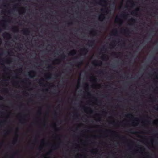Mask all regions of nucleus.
I'll list each match as a JSON object with an SVG mask.
<instances>
[{
  "instance_id": "nucleus-50",
  "label": "nucleus",
  "mask_w": 158,
  "mask_h": 158,
  "mask_svg": "<svg viewBox=\"0 0 158 158\" xmlns=\"http://www.w3.org/2000/svg\"><path fill=\"white\" fill-rule=\"evenodd\" d=\"M5 69H6V70H9V69L7 68H6V67H5Z\"/></svg>"
},
{
  "instance_id": "nucleus-14",
  "label": "nucleus",
  "mask_w": 158,
  "mask_h": 158,
  "mask_svg": "<svg viewBox=\"0 0 158 158\" xmlns=\"http://www.w3.org/2000/svg\"><path fill=\"white\" fill-rule=\"evenodd\" d=\"M113 32H114V34L113 35H116L118 34V33L117 30L116 29H115L114 30H113Z\"/></svg>"
},
{
  "instance_id": "nucleus-42",
  "label": "nucleus",
  "mask_w": 158,
  "mask_h": 158,
  "mask_svg": "<svg viewBox=\"0 0 158 158\" xmlns=\"http://www.w3.org/2000/svg\"><path fill=\"white\" fill-rule=\"evenodd\" d=\"M3 99V98L2 97L0 96V100H2Z\"/></svg>"
},
{
  "instance_id": "nucleus-23",
  "label": "nucleus",
  "mask_w": 158,
  "mask_h": 158,
  "mask_svg": "<svg viewBox=\"0 0 158 158\" xmlns=\"http://www.w3.org/2000/svg\"><path fill=\"white\" fill-rule=\"evenodd\" d=\"M28 80L27 79H25L23 80V83H27V82L28 81Z\"/></svg>"
},
{
  "instance_id": "nucleus-15",
  "label": "nucleus",
  "mask_w": 158,
  "mask_h": 158,
  "mask_svg": "<svg viewBox=\"0 0 158 158\" xmlns=\"http://www.w3.org/2000/svg\"><path fill=\"white\" fill-rule=\"evenodd\" d=\"M61 59L64 60L66 56L64 54H62L61 56Z\"/></svg>"
},
{
  "instance_id": "nucleus-35",
  "label": "nucleus",
  "mask_w": 158,
  "mask_h": 158,
  "mask_svg": "<svg viewBox=\"0 0 158 158\" xmlns=\"http://www.w3.org/2000/svg\"><path fill=\"white\" fill-rule=\"evenodd\" d=\"M68 24V25H70L72 24V22H70V23H67Z\"/></svg>"
},
{
  "instance_id": "nucleus-11",
  "label": "nucleus",
  "mask_w": 158,
  "mask_h": 158,
  "mask_svg": "<svg viewBox=\"0 0 158 158\" xmlns=\"http://www.w3.org/2000/svg\"><path fill=\"white\" fill-rule=\"evenodd\" d=\"M12 30L14 32H18V29L16 27H13L12 28Z\"/></svg>"
},
{
  "instance_id": "nucleus-25",
  "label": "nucleus",
  "mask_w": 158,
  "mask_h": 158,
  "mask_svg": "<svg viewBox=\"0 0 158 158\" xmlns=\"http://www.w3.org/2000/svg\"><path fill=\"white\" fill-rule=\"evenodd\" d=\"M117 55V53H114L112 54V55L113 56H116Z\"/></svg>"
},
{
  "instance_id": "nucleus-29",
  "label": "nucleus",
  "mask_w": 158,
  "mask_h": 158,
  "mask_svg": "<svg viewBox=\"0 0 158 158\" xmlns=\"http://www.w3.org/2000/svg\"><path fill=\"white\" fill-rule=\"evenodd\" d=\"M101 50L102 51H106V49L105 48V47H103L101 49Z\"/></svg>"
},
{
  "instance_id": "nucleus-7",
  "label": "nucleus",
  "mask_w": 158,
  "mask_h": 158,
  "mask_svg": "<svg viewBox=\"0 0 158 158\" xmlns=\"http://www.w3.org/2000/svg\"><path fill=\"white\" fill-rule=\"evenodd\" d=\"M105 18L104 15L101 14L99 16V19L100 20L102 21Z\"/></svg>"
},
{
  "instance_id": "nucleus-10",
  "label": "nucleus",
  "mask_w": 158,
  "mask_h": 158,
  "mask_svg": "<svg viewBox=\"0 0 158 158\" xmlns=\"http://www.w3.org/2000/svg\"><path fill=\"white\" fill-rule=\"evenodd\" d=\"M76 53V51L75 50H73L71 51L69 53V55H74Z\"/></svg>"
},
{
  "instance_id": "nucleus-56",
  "label": "nucleus",
  "mask_w": 158,
  "mask_h": 158,
  "mask_svg": "<svg viewBox=\"0 0 158 158\" xmlns=\"http://www.w3.org/2000/svg\"><path fill=\"white\" fill-rule=\"evenodd\" d=\"M93 80L94 81H96V79H93Z\"/></svg>"
},
{
  "instance_id": "nucleus-4",
  "label": "nucleus",
  "mask_w": 158,
  "mask_h": 158,
  "mask_svg": "<svg viewBox=\"0 0 158 158\" xmlns=\"http://www.w3.org/2000/svg\"><path fill=\"white\" fill-rule=\"evenodd\" d=\"M121 31L124 32L127 35H129V30L128 29H122L121 30Z\"/></svg>"
},
{
  "instance_id": "nucleus-54",
  "label": "nucleus",
  "mask_w": 158,
  "mask_h": 158,
  "mask_svg": "<svg viewBox=\"0 0 158 158\" xmlns=\"http://www.w3.org/2000/svg\"><path fill=\"white\" fill-rule=\"evenodd\" d=\"M92 32H94L95 34H96V31H93Z\"/></svg>"
},
{
  "instance_id": "nucleus-3",
  "label": "nucleus",
  "mask_w": 158,
  "mask_h": 158,
  "mask_svg": "<svg viewBox=\"0 0 158 158\" xmlns=\"http://www.w3.org/2000/svg\"><path fill=\"white\" fill-rule=\"evenodd\" d=\"M23 33L25 35H28L30 33L29 31L27 29H25L22 30Z\"/></svg>"
},
{
  "instance_id": "nucleus-58",
  "label": "nucleus",
  "mask_w": 158,
  "mask_h": 158,
  "mask_svg": "<svg viewBox=\"0 0 158 158\" xmlns=\"http://www.w3.org/2000/svg\"><path fill=\"white\" fill-rule=\"evenodd\" d=\"M45 90L46 91H48V89H45Z\"/></svg>"
},
{
  "instance_id": "nucleus-46",
  "label": "nucleus",
  "mask_w": 158,
  "mask_h": 158,
  "mask_svg": "<svg viewBox=\"0 0 158 158\" xmlns=\"http://www.w3.org/2000/svg\"><path fill=\"white\" fill-rule=\"evenodd\" d=\"M138 119H139V118H135V121H138Z\"/></svg>"
},
{
  "instance_id": "nucleus-36",
  "label": "nucleus",
  "mask_w": 158,
  "mask_h": 158,
  "mask_svg": "<svg viewBox=\"0 0 158 158\" xmlns=\"http://www.w3.org/2000/svg\"><path fill=\"white\" fill-rule=\"evenodd\" d=\"M54 115L55 117H56V116H57V113H56V112H55V113H54Z\"/></svg>"
},
{
  "instance_id": "nucleus-52",
  "label": "nucleus",
  "mask_w": 158,
  "mask_h": 158,
  "mask_svg": "<svg viewBox=\"0 0 158 158\" xmlns=\"http://www.w3.org/2000/svg\"><path fill=\"white\" fill-rule=\"evenodd\" d=\"M104 9H101V11L102 12H103L104 11Z\"/></svg>"
},
{
  "instance_id": "nucleus-17",
  "label": "nucleus",
  "mask_w": 158,
  "mask_h": 158,
  "mask_svg": "<svg viewBox=\"0 0 158 158\" xmlns=\"http://www.w3.org/2000/svg\"><path fill=\"white\" fill-rule=\"evenodd\" d=\"M77 67H79V66H80L82 64V62L81 61L78 62L77 63Z\"/></svg>"
},
{
  "instance_id": "nucleus-24",
  "label": "nucleus",
  "mask_w": 158,
  "mask_h": 158,
  "mask_svg": "<svg viewBox=\"0 0 158 158\" xmlns=\"http://www.w3.org/2000/svg\"><path fill=\"white\" fill-rule=\"evenodd\" d=\"M127 16V15H126L125 13V12H124L121 15V16H123V17L126 16Z\"/></svg>"
},
{
  "instance_id": "nucleus-8",
  "label": "nucleus",
  "mask_w": 158,
  "mask_h": 158,
  "mask_svg": "<svg viewBox=\"0 0 158 158\" xmlns=\"http://www.w3.org/2000/svg\"><path fill=\"white\" fill-rule=\"evenodd\" d=\"M4 37H6L7 38H11V35L9 33H6L3 34Z\"/></svg>"
},
{
  "instance_id": "nucleus-27",
  "label": "nucleus",
  "mask_w": 158,
  "mask_h": 158,
  "mask_svg": "<svg viewBox=\"0 0 158 158\" xmlns=\"http://www.w3.org/2000/svg\"><path fill=\"white\" fill-rule=\"evenodd\" d=\"M89 109V108H88V107H84V111H86L88 109Z\"/></svg>"
},
{
  "instance_id": "nucleus-60",
  "label": "nucleus",
  "mask_w": 158,
  "mask_h": 158,
  "mask_svg": "<svg viewBox=\"0 0 158 158\" xmlns=\"http://www.w3.org/2000/svg\"><path fill=\"white\" fill-rule=\"evenodd\" d=\"M131 4L133 6L135 5V4L133 3H132Z\"/></svg>"
},
{
  "instance_id": "nucleus-64",
  "label": "nucleus",
  "mask_w": 158,
  "mask_h": 158,
  "mask_svg": "<svg viewBox=\"0 0 158 158\" xmlns=\"http://www.w3.org/2000/svg\"><path fill=\"white\" fill-rule=\"evenodd\" d=\"M155 135H156V136H157L158 135V134L157 133V134H155Z\"/></svg>"
},
{
  "instance_id": "nucleus-22",
  "label": "nucleus",
  "mask_w": 158,
  "mask_h": 158,
  "mask_svg": "<svg viewBox=\"0 0 158 158\" xmlns=\"http://www.w3.org/2000/svg\"><path fill=\"white\" fill-rule=\"evenodd\" d=\"M130 20L133 22H135V20L133 18H131L130 19Z\"/></svg>"
},
{
  "instance_id": "nucleus-28",
  "label": "nucleus",
  "mask_w": 158,
  "mask_h": 158,
  "mask_svg": "<svg viewBox=\"0 0 158 158\" xmlns=\"http://www.w3.org/2000/svg\"><path fill=\"white\" fill-rule=\"evenodd\" d=\"M98 73L99 74H102L103 73V72L102 71H98Z\"/></svg>"
},
{
  "instance_id": "nucleus-43",
  "label": "nucleus",
  "mask_w": 158,
  "mask_h": 158,
  "mask_svg": "<svg viewBox=\"0 0 158 158\" xmlns=\"http://www.w3.org/2000/svg\"><path fill=\"white\" fill-rule=\"evenodd\" d=\"M154 109L156 110H158V107H154Z\"/></svg>"
},
{
  "instance_id": "nucleus-30",
  "label": "nucleus",
  "mask_w": 158,
  "mask_h": 158,
  "mask_svg": "<svg viewBox=\"0 0 158 158\" xmlns=\"http://www.w3.org/2000/svg\"><path fill=\"white\" fill-rule=\"evenodd\" d=\"M52 151H49L47 153V155H50L51 154Z\"/></svg>"
},
{
  "instance_id": "nucleus-62",
  "label": "nucleus",
  "mask_w": 158,
  "mask_h": 158,
  "mask_svg": "<svg viewBox=\"0 0 158 158\" xmlns=\"http://www.w3.org/2000/svg\"><path fill=\"white\" fill-rule=\"evenodd\" d=\"M2 29L0 28V32H1L2 31Z\"/></svg>"
},
{
  "instance_id": "nucleus-38",
  "label": "nucleus",
  "mask_w": 158,
  "mask_h": 158,
  "mask_svg": "<svg viewBox=\"0 0 158 158\" xmlns=\"http://www.w3.org/2000/svg\"><path fill=\"white\" fill-rule=\"evenodd\" d=\"M153 59L155 60H157V58L156 57H155V56H154L153 57Z\"/></svg>"
},
{
  "instance_id": "nucleus-51",
  "label": "nucleus",
  "mask_w": 158,
  "mask_h": 158,
  "mask_svg": "<svg viewBox=\"0 0 158 158\" xmlns=\"http://www.w3.org/2000/svg\"><path fill=\"white\" fill-rule=\"evenodd\" d=\"M22 68L19 69H18V70L19 71H21L22 70Z\"/></svg>"
},
{
  "instance_id": "nucleus-21",
  "label": "nucleus",
  "mask_w": 158,
  "mask_h": 158,
  "mask_svg": "<svg viewBox=\"0 0 158 158\" xmlns=\"http://www.w3.org/2000/svg\"><path fill=\"white\" fill-rule=\"evenodd\" d=\"M53 68V67L51 65H49L48 67V69H52Z\"/></svg>"
},
{
  "instance_id": "nucleus-47",
  "label": "nucleus",
  "mask_w": 158,
  "mask_h": 158,
  "mask_svg": "<svg viewBox=\"0 0 158 158\" xmlns=\"http://www.w3.org/2000/svg\"><path fill=\"white\" fill-rule=\"evenodd\" d=\"M78 115V113H76L74 114V115L76 116H77Z\"/></svg>"
},
{
  "instance_id": "nucleus-5",
  "label": "nucleus",
  "mask_w": 158,
  "mask_h": 158,
  "mask_svg": "<svg viewBox=\"0 0 158 158\" xmlns=\"http://www.w3.org/2000/svg\"><path fill=\"white\" fill-rule=\"evenodd\" d=\"M95 3L99 4H101L102 3L106 4L107 3V2L106 0H100L98 2H95Z\"/></svg>"
},
{
  "instance_id": "nucleus-12",
  "label": "nucleus",
  "mask_w": 158,
  "mask_h": 158,
  "mask_svg": "<svg viewBox=\"0 0 158 158\" xmlns=\"http://www.w3.org/2000/svg\"><path fill=\"white\" fill-rule=\"evenodd\" d=\"M139 8L137 9L135 11H132L131 13V14L133 15H135L137 14V12L139 11Z\"/></svg>"
},
{
  "instance_id": "nucleus-53",
  "label": "nucleus",
  "mask_w": 158,
  "mask_h": 158,
  "mask_svg": "<svg viewBox=\"0 0 158 158\" xmlns=\"http://www.w3.org/2000/svg\"><path fill=\"white\" fill-rule=\"evenodd\" d=\"M58 60H58V59H56V60H55V61H56V62H57V61H58Z\"/></svg>"
},
{
  "instance_id": "nucleus-45",
  "label": "nucleus",
  "mask_w": 158,
  "mask_h": 158,
  "mask_svg": "<svg viewBox=\"0 0 158 158\" xmlns=\"http://www.w3.org/2000/svg\"><path fill=\"white\" fill-rule=\"evenodd\" d=\"M132 124H136V125H137V124H136V123L135 122H133L132 123Z\"/></svg>"
},
{
  "instance_id": "nucleus-2",
  "label": "nucleus",
  "mask_w": 158,
  "mask_h": 158,
  "mask_svg": "<svg viewBox=\"0 0 158 158\" xmlns=\"http://www.w3.org/2000/svg\"><path fill=\"white\" fill-rule=\"evenodd\" d=\"M95 41L94 40H89L87 43V45L89 46H92L94 44Z\"/></svg>"
},
{
  "instance_id": "nucleus-59",
  "label": "nucleus",
  "mask_w": 158,
  "mask_h": 158,
  "mask_svg": "<svg viewBox=\"0 0 158 158\" xmlns=\"http://www.w3.org/2000/svg\"><path fill=\"white\" fill-rule=\"evenodd\" d=\"M8 14H10V11H8Z\"/></svg>"
},
{
  "instance_id": "nucleus-37",
  "label": "nucleus",
  "mask_w": 158,
  "mask_h": 158,
  "mask_svg": "<svg viewBox=\"0 0 158 158\" xmlns=\"http://www.w3.org/2000/svg\"><path fill=\"white\" fill-rule=\"evenodd\" d=\"M38 113L39 114H41V110H39L38 111Z\"/></svg>"
},
{
  "instance_id": "nucleus-61",
  "label": "nucleus",
  "mask_w": 158,
  "mask_h": 158,
  "mask_svg": "<svg viewBox=\"0 0 158 158\" xmlns=\"http://www.w3.org/2000/svg\"><path fill=\"white\" fill-rule=\"evenodd\" d=\"M156 79H158V76H156Z\"/></svg>"
},
{
  "instance_id": "nucleus-26",
  "label": "nucleus",
  "mask_w": 158,
  "mask_h": 158,
  "mask_svg": "<svg viewBox=\"0 0 158 158\" xmlns=\"http://www.w3.org/2000/svg\"><path fill=\"white\" fill-rule=\"evenodd\" d=\"M85 86L86 88H88L89 87V85L88 83H86L85 84Z\"/></svg>"
},
{
  "instance_id": "nucleus-9",
  "label": "nucleus",
  "mask_w": 158,
  "mask_h": 158,
  "mask_svg": "<svg viewBox=\"0 0 158 158\" xmlns=\"http://www.w3.org/2000/svg\"><path fill=\"white\" fill-rule=\"evenodd\" d=\"M93 64L96 66H100L102 64V63L101 62L100 63H98L96 61H95L93 63Z\"/></svg>"
},
{
  "instance_id": "nucleus-1",
  "label": "nucleus",
  "mask_w": 158,
  "mask_h": 158,
  "mask_svg": "<svg viewBox=\"0 0 158 158\" xmlns=\"http://www.w3.org/2000/svg\"><path fill=\"white\" fill-rule=\"evenodd\" d=\"M81 54L83 55H86L88 52V48H84L81 49Z\"/></svg>"
},
{
  "instance_id": "nucleus-49",
  "label": "nucleus",
  "mask_w": 158,
  "mask_h": 158,
  "mask_svg": "<svg viewBox=\"0 0 158 158\" xmlns=\"http://www.w3.org/2000/svg\"><path fill=\"white\" fill-rule=\"evenodd\" d=\"M17 6V4L15 5L14 6V7H15V8H16V6Z\"/></svg>"
},
{
  "instance_id": "nucleus-55",
  "label": "nucleus",
  "mask_w": 158,
  "mask_h": 158,
  "mask_svg": "<svg viewBox=\"0 0 158 158\" xmlns=\"http://www.w3.org/2000/svg\"><path fill=\"white\" fill-rule=\"evenodd\" d=\"M8 134V132H6L5 133V135L7 134Z\"/></svg>"
},
{
  "instance_id": "nucleus-48",
  "label": "nucleus",
  "mask_w": 158,
  "mask_h": 158,
  "mask_svg": "<svg viewBox=\"0 0 158 158\" xmlns=\"http://www.w3.org/2000/svg\"><path fill=\"white\" fill-rule=\"evenodd\" d=\"M125 139V137H123L122 138V139Z\"/></svg>"
},
{
  "instance_id": "nucleus-32",
  "label": "nucleus",
  "mask_w": 158,
  "mask_h": 158,
  "mask_svg": "<svg viewBox=\"0 0 158 158\" xmlns=\"http://www.w3.org/2000/svg\"><path fill=\"white\" fill-rule=\"evenodd\" d=\"M106 132H113V133H115V132L114 131H111L110 130H106Z\"/></svg>"
},
{
  "instance_id": "nucleus-41",
  "label": "nucleus",
  "mask_w": 158,
  "mask_h": 158,
  "mask_svg": "<svg viewBox=\"0 0 158 158\" xmlns=\"http://www.w3.org/2000/svg\"><path fill=\"white\" fill-rule=\"evenodd\" d=\"M17 152H15L14 153V155H17Z\"/></svg>"
},
{
  "instance_id": "nucleus-57",
  "label": "nucleus",
  "mask_w": 158,
  "mask_h": 158,
  "mask_svg": "<svg viewBox=\"0 0 158 158\" xmlns=\"http://www.w3.org/2000/svg\"><path fill=\"white\" fill-rule=\"evenodd\" d=\"M3 122H3V121H1V123H0V124H2V123H3Z\"/></svg>"
},
{
  "instance_id": "nucleus-13",
  "label": "nucleus",
  "mask_w": 158,
  "mask_h": 158,
  "mask_svg": "<svg viewBox=\"0 0 158 158\" xmlns=\"http://www.w3.org/2000/svg\"><path fill=\"white\" fill-rule=\"evenodd\" d=\"M4 21V23L3 24H1L2 26L4 28H5L6 27H7V24H6V23H5L6 21Z\"/></svg>"
},
{
  "instance_id": "nucleus-63",
  "label": "nucleus",
  "mask_w": 158,
  "mask_h": 158,
  "mask_svg": "<svg viewBox=\"0 0 158 158\" xmlns=\"http://www.w3.org/2000/svg\"><path fill=\"white\" fill-rule=\"evenodd\" d=\"M42 143H44V141H42Z\"/></svg>"
},
{
  "instance_id": "nucleus-18",
  "label": "nucleus",
  "mask_w": 158,
  "mask_h": 158,
  "mask_svg": "<svg viewBox=\"0 0 158 158\" xmlns=\"http://www.w3.org/2000/svg\"><path fill=\"white\" fill-rule=\"evenodd\" d=\"M43 79H41L39 80V83L40 85H43V83L41 82V81H43Z\"/></svg>"
},
{
  "instance_id": "nucleus-34",
  "label": "nucleus",
  "mask_w": 158,
  "mask_h": 158,
  "mask_svg": "<svg viewBox=\"0 0 158 158\" xmlns=\"http://www.w3.org/2000/svg\"><path fill=\"white\" fill-rule=\"evenodd\" d=\"M120 19L119 18H117L116 19H115V21H118V20H119Z\"/></svg>"
},
{
  "instance_id": "nucleus-33",
  "label": "nucleus",
  "mask_w": 158,
  "mask_h": 158,
  "mask_svg": "<svg viewBox=\"0 0 158 158\" xmlns=\"http://www.w3.org/2000/svg\"><path fill=\"white\" fill-rule=\"evenodd\" d=\"M108 78L109 79H111L112 78V76H110L108 77Z\"/></svg>"
},
{
  "instance_id": "nucleus-16",
  "label": "nucleus",
  "mask_w": 158,
  "mask_h": 158,
  "mask_svg": "<svg viewBox=\"0 0 158 158\" xmlns=\"http://www.w3.org/2000/svg\"><path fill=\"white\" fill-rule=\"evenodd\" d=\"M57 146L56 145H53L51 146L52 148L54 150H56L57 149Z\"/></svg>"
},
{
  "instance_id": "nucleus-44",
  "label": "nucleus",
  "mask_w": 158,
  "mask_h": 158,
  "mask_svg": "<svg viewBox=\"0 0 158 158\" xmlns=\"http://www.w3.org/2000/svg\"><path fill=\"white\" fill-rule=\"evenodd\" d=\"M46 78H47V79H50V78H51V77H50V76H49V77H47Z\"/></svg>"
},
{
  "instance_id": "nucleus-40",
  "label": "nucleus",
  "mask_w": 158,
  "mask_h": 158,
  "mask_svg": "<svg viewBox=\"0 0 158 158\" xmlns=\"http://www.w3.org/2000/svg\"><path fill=\"white\" fill-rule=\"evenodd\" d=\"M13 53L11 51L10 52H8V54H10V53Z\"/></svg>"
},
{
  "instance_id": "nucleus-31",
  "label": "nucleus",
  "mask_w": 158,
  "mask_h": 158,
  "mask_svg": "<svg viewBox=\"0 0 158 158\" xmlns=\"http://www.w3.org/2000/svg\"><path fill=\"white\" fill-rule=\"evenodd\" d=\"M132 116V114H127L126 115V116L127 117H129V116Z\"/></svg>"
},
{
  "instance_id": "nucleus-39",
  "label": "nucleus",
  "mask_w": 158,
  "mask_h": 158,
  "mask_svg": "<svg viewBox=\"0 0 158 158\" xmlns=\"http://www.w3.org/2000/svg\"><path fill=\"white\" fill-rule=\"evenodd\" d=\"M38 149L39 150H41L42 149V147H40L39 148H38Z\"/></svg>"
},
{
  "instance_id": "nucleus-6",
  "label": "nucleus",
  "mask_w": 158,
  "mask_h": 158,
  "mask_svg": "<svg viewBox=\"0 0 158 158\" xmlns=\"http://www.w3.org/2000/svg\"><path fill=\"white\" fill-rule=\"evenodd\" d=\"M35 73V72L33 71H31L30 72L28 73V75L29 77L31 78H33L34 76L32 75V74H33Z\"/></svg>"
},
{
  "instance_id": "nucleus-20",
  "label": "nucleus",
  "mask_w": 158,
  "mask_h": 158,
  "mask_svg": "<svg viewBox=\"0 0 158 158\" xmlns=\"http://www.w3.org/2000/svg\"><path fill=\"white\" fill-rule=\"evenodd\" d=\"M17 138L15 139L13 142V144H15L17 142Z\"/></svg>"
},
{
  "instance_id": "nucleus-19",
  "label": "nucleus",
  "mask_w": 158,
  "mask_h": 158,
  "mask_svg": "<svg viewBox=\"0 0 158 158\" xmlns=\"http://www.w3.org/2000/svg\"><path fill=\"white\" fill-rule=\"evenodd\" d=\"M102 58L103 60H105L106 59H107V58L106 57V56H105L104 55L102 56Z\"/></svg>"
}]
</instances>
